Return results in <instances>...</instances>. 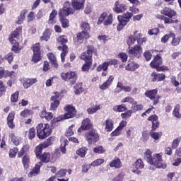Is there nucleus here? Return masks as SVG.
Masks as SVG:
<instances>
[{
	"label": "nucleus",
	"mask_w": 181,
	"mask_h": 181,
	"mask_svg": "<svg viewBox=\"0 0 181 181\" xmlns=\"http://www.w3.org/2000/svg\"><path fill=\"white\" fill-rule=\"evenodd\" d=\"M149 136H151V135H149V133L148 132V131H144L142 132V137H141L142 141L148 142V141H149Z\"/></svg>",
	"instance_id": "obj_59"
},
{
	"label": "nucleus",
	"mask_w": 181,
	"mask_h": 181,
	"mask_svg": "<svg viewBox=\"0 0 181 181\" xmlns=\"http://www.w3.org/2000/svg\"><path fill=\"white\" fill-rule=\"evenodd\" d=\"M170 37H175V34L174 33H170V34H166L162 38H161V42L162 43H166L168 40H169Z\"/></svg>",
	"instance_id": "obj_60"
},
{
	"label": "nucleus",
	"mask_w": 181,
	"mask_h": 181,
	"mask_svg": "<svg viewBox=\"0 0 181 181\" xmlns=\"http://www.w3.org/2000/svg\"><path fill=\"white\" fill-rule=\"evenodd\" d=\"M128 9V6L125 4H121L119 1H117L115 3L113 11L116 13H124L125 11Z\"/></svg>",
	"instance_id": "obj_17"
},
{
	"label": "nucleus",
	"mask_w": 181,
	"mask_h": 181,
	"mask_svg": "<svg viewBox=\"0 0 181 181\" xmlns=\"http://www.w3.org/2000/svg\"><path fill=\"white\" fill-rule=\"evenodd\" d=\"M147 121L151 122V129L153 130L158 129L160 127V122H159V117L156 115H152L147 118Z\"/></svg>",
	"instance_id": "obj_16"
},
{
	"label": "nucleus",
	"mask_w": 181,
	"mask_h": 181,
	"mask_svg": "<svg viewBox=\"0 0 181 181\" xmlns=\"http://www.w3.org/2000/svg\"><path fill=\"white\" fill-rule=\"evenodd\" d=\"M107 12H103L99 17L98 21L97 22L98 25H101L103 22L104 26H108L110 25H112V14H110L107 16Z\"/></svg>",
	"instance_id": "obj_12"
},
{
	"label": "nucleus",
	"mask_w": 181,
	"mask_h": 181,
	"mask_svg": "<svg viewBox=\"0 0 181 181\" xmlns=\"http://www.w3.org/2000/svg\"><path fill=\"white\" fill-rule=\"evenodd\" d=\"M31 50H33V53L42 54V45H40V42L33 44L31 46Z\"/></svg>",
	"instance_id": "obj_41"
},
{
	"label": "nucleus",
	"mask_w": 181,
	"mask_h": 181,
	"mask_svg": "<svg viewBox=\"0 0 181 181\" xmlns=\"http://www.w3.org/2000/svg\"><path fill=\"white\" fill-rule=\"evenodd\" d=\"M20 115L21 117H23V118H26L29 117V115H33V110L25 109L20 113Z\"/></svg>",
	"instance_id": "obj_50"
},
{
	"label": "nucleus",
	"mask_w": 181,
	"mask_h": 181,
	"mask_svg": "<svg viewBox=\"0 0 181 181\" xmlns=\"http://www.w3.org/2000/svg\"><path fill=\"white\" fill-rule=\"evenodd\" d=\"M28 10L25 9L21 11L20 16L18 17V20L16 21L17 25H22L23 23V21L26 19V13Z\"/></svg>",
	"instance_id": "obj_39"
},
{
	"label": "nucleus",
	"mask_w": 181,
	"mask_h": 181,
	"mask_svg": "<svg viewBox=\"0 0 181 181\" xmlns=\"http://www.w3.org/2000/svg\"><path fill=\"white\" fill-rule=\"evenodd\" d=\"M157 18L160 19V21H163L165 25H170L172 23H175V21L172 18H168L165 16L163 15H158Z\"/></svg>",
	"instance_id": "obj_40"
},
{
	"label": "nucleus",
	"mask_w": 181,
	"mask_h": 181,
	"mask_svg": "<svg viewBox=\"0 0 181 181\" xmlns=\"http://www.w3.org/2000/svg\"><path fill=\"white\" fill-rule=\"evenodd\" d=\"M121 103H129V104H132V105H136V104H138V103L135 101V99L130 96L123 98L121 100Z\"/></svg>",
	"instance_id": "obj_47"
},
{
	"label": "nucleus",
	"mask_w": 181,
	"mask_h": 181,
	"mask_svg": "<svg viewBox=\"0 0 181 181\" xmlns=\"http://www.w3.org/2000/svg\"><path fill=\"white\" fill-rule=\"evenodd\" d=\"M136 69H139V64L135 62L129 61L128 64L125 66V69L128 71H135Z\"/></svg>",
	"instance_id": "obj_32"
},
{
	"label": "nucleus",
	"mask_w": 181,
	"mask_h": 181,
	"mask_svg": "<svg viewBox=\"0 0 181 181\" xmlns=\"http://www.w3.org/2000/svg\"><path fill=\"white\" fill-rule=\"evenodd\" d=\"M87 151H88L87 148L82 147L76 151V153L78 156H81V158H84L87 153Z\"/></svg>",
	"instance_id": "obj_52"
},
{
	"label": "nucleus",
	"mask_w": 181,
	"mask_h": 181,
	"mask_svg": "<svg viewBox=\"0 0 181 181\" xmlns=\"http://www.w3.org/2000/svg\"><path fill=\"white\" fill-rule=\"evenodd\" d=\"M40 60H42V54L33 52L32 57V62H33L34 63H39Z\"/></svg>",
	"instance_id": "obj_53"
},
{
	"label": "nucleus",
	"mask_w": 181,
	"mask_h": 181,
	"mask_svg": "<svg viewBox=\"0 0 181 181\" xmlns=\"http://www.w3.org/2000/svg\"><path fill=\"white\" fill-rule=\"evenodd\" d=\"M37 83V79L36 78H28L24 81L23 87L24 88H29L33 84Z\"/></svg>",
	"instance_id": "obj_37"
},
{
	"label": "nucleus",
	"mask_w": 181,
	"mask_h": 181,
	"mask_svg": "<svg viewBox=\"0 0 181 181\" xmlns=\"http://www.w3.org/2000/svg\"><path fill=\"white\" fill-rule=\"evenodd\" d=\"M136 42H137V46H142L144 43H146V42L148 40V39L144 37H142V33H139L136 36Z\"/></svg>",
	"instance_id": "obj_43"
},
{
	"label": "nucleus",
	"mask_w": 181,
	"mask_h": 181,
	"mask_svg": "<svg viewBox=\"0 0 181 181\" xmlns=\"http://www.w3.org/2000/svg\"><path fill=\"white\" fill-rule=\"evenodd\" d=\"M47 57L49 61L51 66L54 69H59V64H57V59H56V56H54V54H53L52 52H49L47 54Z\"/></svg>",
	"instance_id": "obj_24"
},
{
	"label": "nucleus",
	"mask_w": 181,
	"mask_h": 181,
	"mask_svg": "<svg viewBox=\"0 0 181 181\" xmlns=\"http://www.w3.org/2000/svg\"><path fill=\"white\" fill-rule=\"evenodd\" d=\"M74 93L76 95H79L84 92V88H83V83H78L74 86Z\"/></svg>",
	"instance_id": "obj_36"
},
{
	"label": "nucleus",
	"mask_w": 181,
	"mask_h": 181,
	"mask_svg": "<svg viewBox=\"0 0 181 181\" xmlns=\"http://www.w3.org/2000/svg\"><path fill=\"white\" fill-rule=\"evenodd\" d=\"M93 53L97 56V49L94 45H88L86 51L81 54L79 59L85 62L81 66V71L88 72L93 66Z\"/></svg>",
	"instance_id": "obj_3"
},
{
	"label": "nucleus",
	"mask_w": 181,
	"mask_h": 181,
	"mask_svg": "<svg viewBox=\"0 0 181 181\" xmlns=\"http://www.w3.org/2000/svg\"><path fill=\"white\" fill-rule=\"evenodd\" d=\"M108 63L107 62H103V64H100L97 68H96V71L100 72L102 70L105 71L108 70Z\"/></svg>",
	"instance_id": "obj_51"
},
{
	"label": "nucleus",
	"mask_w": 181,
	"mask_h": 181,
	"mask_svg": "<svg viewBox=\"0 0 181 181\" xmlns=\"http://www.w3.org/2000/svg\"><path fill=\"white\" fill-rule=\"evenodd\" d=\"M128 108H127V106L124 104L122 105H117L113 107V111L115 112H124V111H127Z\"/></svg>",
	"instance_id": "obj_44"
},
{
	"label": "nucleus",
	"mask_w": 181,
	"mask_h": 181,
	"mask_svg": "<svg viewBox=\"0 0 181 181\" xmlns=\"http://www.w3.org/2000/svg\"><path fill=\"white\" fill-rule=\"evenodd\" d=\"M109 166L110 168H115V169H119L122 168V162H121L119 158L116 157L114 160L110 162Z\"/></svg>",
	"instance_id": "obj_26"
},
{
	"label": "nucleus",
	"mask_w": 181,
	"mask_h": 181,
	"mask_svg": "<svg viewBox=\"0 0 181 181\" xmlns=\"http://www.w3.org/2000/svg\"><path fill=\"white\" fill-rule=\"evenodd\" d=\"M84 138L89 145L95 144L100 140V135L95 129L89 130L84 134Z\"/></svg>",
	"instance_id": "obj_9"
},
{
	"label": "nucleus",
	"mask_w": 181,
	"mask_h": 181,
	"mask_svg": "<svg viewBox=\"0 0 181 181\" xmlns=\"http://www.w3.org/2000/svg\"><path fill=\"white\" fill-rule=\"evenodd\" d=\"M112 81H114V76L110 75L107 81L99 86V88L100 90H107L111 86V84H112Z\"/></svg>",
	"instance_id": "obj_27"
},
{
	"label": "nucleus",
	"mask_w": 181,
	"mask_h": 181,
	"mask_svg": "<svg viewBox=\"0 0 181 181\" xmlns=\"http://www.w3.org/2000/svg\"><path fill=\"white\" fill-rule=\"evenodd\" d=\"M9 136L11 139V142H13V144L14 145H16V146H18V145L21 144V142L22 141L21 137H18V136H15V134H13V133H11Z\"/></svg>",
	"instance_id": "obj_42"
},
{
	"label": "nucleus",
	"mask_w": 181,
	"mask_h": 181,
	"mask_svg": "<svg viewBox=\"0 0 181 181\" xmlns=\"http://www.w3.org/2000/svg\"><path fill=\"white\" fill-rule=\"evenodd\" d=\"M142 52V47L136 45H134L133 47H131L129 50V54L133 56L134 57H137V59H139V57H141Z\"/></svg>",
	"instance_id": "obj_15"
},
{
	"label": "nucleus",
	"mask_w": 181,
	"mask_h": 181,
	"mask_svg": "<svg viewBox=\"0 0 181 181\" xmlns=\"http://www.w3.org/2000/svg\"><path fill=\"white\" fill-rule=\"evenodd\" d=\"M162 57L160 55H156L153 60L150 63V66L152 69H158V66H162Z\"/></svg>",
	"instance_id": "obj_25"
},
{
	"label": "nucleus",
	"mask_w": 181,
	"mask_h": 181,
	"mask_svg": "<svg viewBox=\"0 0 181 181\" xmlns=\"http://www.w3.org/2000/svg\"><path fill=\"white\" fill-rule=\"evenodd\" d=\"M134 168H136V169H144V168H145V164L142 159L139 158L136 160L134 163Z\"/></svg>",
	"instance_id": "obj_48"
},
{
	"label": "nucleus",
	"mask_w": 181,
	"mask_h": 181,
	"mask_svg": "<svg viewBox=\"0 0 181 181\" xmlns=\"http://www.w3.org/2000/svg\"><path fill=\"white\" fill-rule=\"evenodd\" d=\"M36 136V129L35 127H31L28 130V139L32 141Z\"/></svg>",
	"instance_id": "obj_54"
},
{
	"label": "nucleus",
	"mask_w": 181,
	"mask_h": 181,
	"mask_svg": "<svg viewBox=\"0 0 181 181\" xmlns=\"http://www.w3.org/2000/svg\"><path fill=\"white\" fill-rule=\"evenodd\" d=\"M93 152L94 153L103 154L105 153V150L104 149V147H103V146H98L93 148Z\"/></svg>",
	"instance_id": "obj_57"
},
{
	"label": "nucleus",
	"mask_w": 181,
	"mask_h": 181,
	"mask_svg": "<svg viewBox=\"0 0 181 181\" xmlns=\"http://www.w3.org/2000/svg\"><path fill=\"white\" fill-rule=\"evenodd\" d=\"M117 88H119V93H121V91H124V93H130L131 90H132V88H131V86H124V83H122V82L117 83Z\"/></svg>",
	"instance_id": "obj_35"
},
{
	"label": "nucleus",
	"mask_w": 181,
	"mask_h": 181,
	"mask_svg": "<svg viewBox=\"0 0 181 181\" xmlns=\"http://www.w3.org/2000/svg\"><path fill=\"white\" fill-rule=\"evenodd\" d=\"M40 117L42 119L45 118L47 121H53V119H52L53 118V113L50 112H47L46 110L41 111Z\"/></svg>",
	"instance_id": "obj_31"
},
{
	"label": "nucleus",
	"mask_w": 181,
	"mask_h": 181,
	"mask_svg": "<svg viewBox=\"0 0 181 181\" xmlns=\"http://www.w3.org/2000/svg\"><path fill=\"white\" fill-rule=\"evenodd\" d=\"M92 129H94L93 122L90 118L86 117L82 121L81 127L78 129V132L81 134L83 131H91Z\"/></svg>",
	"instance_id": "obj_13"
},
{
	"label": "nucleus",
	"mask_w": 181,
	"mask_h": 181,
	"mask_svg": "<svg viewBox=\"0 0 181 181\" xmlns=\"http://www.w3.org/2000/svg\"><path fill=\"white\" fill-rule=\"evenodd\" d=\"M61 78L64 81H69L70 84H76L77 82V73L76 71H70L69 72H62L61 74Z\"/></svg>",
	"instance_id": "obj_11"
},
{
	"label": "nucleus",
	"mask_w": 181,
	"mask_h": 181,
	"mask_svg": "<svg viewBox=\"0 0 181 181\" xmlns=\"http://www.w3.org/2000/svg\"><path fill=\"white\" fill-rule=\"evenodd\" d=\"M18 100H19V90L16 91L11 95V103H18Z\"/></svg>",
	"instance_id": "obj_55"
},
{
	"label": "nucleus",
	"mask_w": 181,
	"mask_h": 181,
	"mask_svg": "<svg viewBox=\"0 0 181 181\" xmlns=\"http://www.w3.org/2000/svg\"><path fill=\"white\" fill-rule=\"evenodd\" d=\"M21 162L24 169H29L30 165V156L25 154L21 159Z\"/></svg>",
	"instance_id": "obj_33"
},
{
	"label": "nucleus",
	"mask_w": 181,
	"mask_h": 181,
	"mask_svg": "<svg viewBox=\"0 0 181 181\" xmlns=\"http://www.w3.org/2000/svg\"><path fill=\"white\" fill-rule=\"evenodd\" d=\"M18 152H19V148H18V147H14L13 148H11L8 153L9 158H16V155H18Z\"/></svg>",
	"instance_id": "obj_49"
},
{
	"label": "nucleus",
	"mask_w": 181,
	"mask_h": 181,
	"mask_svg": "<svg viewBox=\"0 0 181 181\" xmlns=\"http://www.w3.org/2000/svg\"><path fill=\"white\" fill-rule=\"evenodd\" d=\"M84 2H86V0H71V4L69 1H66L63 8L59 9L58 15L60 23L64 29H67L70 26V21L66 16L73 15L74 11L84 9Z\"/></svg>",
	"instance_id": "obj_1"
},
{
	"label": "nucleus",
	"mask_w": 181,
	"mask_h": 181,
	"mask_svg": "<svg viewBox=\"0 0 181 181\" xmlns=\"http://www.w3.org/2000/svg\"><path fill=\"white\" fill-rule=\"evenodd\" d=\"M81 28L82 29V32H88L90 29V24L87 22H82Z\"/></svg>",
	"instance_id": "obj_58"
},
{
	"label": "nucleus",
	"mask_w": 181,
	"mask_h": 181,
	"mask_svg": "<svg viewBox=\"0 0 181 181\" xmlns=\"http://www.w3.org/2000/svg\"><path fill=\"white\" fill-rule=\"evenodd\" d=\"M173 117H175V118L177 119H180L181 118V114H180V105L177 104L175 107L174 110L173 111Z\"/></svg>",
	"instance_id": "obj_45"
},
{
	"label": "nucleus",
	"mask_w": 181,
	"mask_h": 181,
	"mask_svg": "<svg viewBox=\"0 0 181 181\" xmlns=\"http://www.w3.org/2000/svg\"><path fill=\"white\" fill-rule=\"evenodd\" d=\"M105 160L103 158H98L95 160L93 162L90 163V166H100V165H103L104 163Z\"/></svg>",
	"instance_id": "obj_56"
},
{
	"label": "nucleus",
	"mask_w": 181,
	"mask_h": 181,
	"mask_svg": "<svg viewBox=\"0 0 181 181\" xmlns=\"http://www.w3.org/2000/svg\"><path fill=\"white\" fill-rule=\"evenodd\" d=\"M135 42H136V37H134V35H130L127 40V45L128 46H131L132 45H134Z\"/></svg>",
	"instance_id": "obj_62"
},
{
	"label": "nucleus",
	"mask_w": 181,
	"mask_h": 181,
	"mask_svg": "<svg viewBox=\"0 0 181 181\" xmlns=\"http://www.w3.org/2000/svg\"><path fill=\"white\" fill-rule=\"evenodd\" d=\"M158 88L148 90L145 92L144 95L153 101V105H158L160 101L162 96L158 95Z\"/></svg>",
	"instance_id": "obj_8"
},
{
	"label": "nucleus",
	"mask_w": 181,
	"mask_h": 181,
	"mask_svg": "<svg viewBox=\"0 0 181 181\" xmlns=\"http://www.w3.org/2000/svg\"><path fill=\"white\" fill-rule=\"evenodd\" d=\"M52 141H53V137H49L45 141L35 146L34 152L35 153L37 159L40 156H42V152H43V149H46V148H49V146L52 145Z\"/></svg>",
	"instance_id": "obj_10"
},
{
	"label": "nucleus",
	"mask_w": 181,
	"mask_h": 181,
	"mask_svg": "<svg viewBox=\"0 0 181 181\" xmlns=\"http://www.w3.org/2000/svg\"><path fill=\"white\" fill-rule=\"evenodd\" d=\"M132 16H134V14L129 11H127L122 15L117 16L119 23L117 24V30L118 32H121V30L128 25V23L131 21V18H132Z\"/></svg>",
	"instance_id": "obj_7"
},
{
	"label": "nucleus",
	"mask_w": 181,
	"mask_h": 181,
	"mask_svg": "<svg viewBox=\"0 0 181 181\" xmlns=\"http://www.w3.org/2000/svg\"><path fill=\"white\" fill-rule=\"evenodd\" d=\"M118 57L122 60V63H125L128 60V55L125 52H120Z\"/></svg>",
	"instance_id": "obj_61"
},
{
	"label": "nucleus",
	"mask_w": 181,
	"mask_h": 181,
	"mask_svg": "<svg viewBox=\"0 0 181 181\" xmlns=\"http://www.w3.org/2000/svg\"><path fill=\"white\" fill-rule=\"evenodd\" d=\"M107 62V64L109 66H117L119 63V61L118 59H109Z\"/></svg>",
	"instance_id": "obj_63"
},
{
	"label": "nucleus",
	"mask_w": 181,
	"mask_h": 181,
	"mask_svg": "<svg viewBox=\"0 0 181 181\" xmlns=\"http://www.w3.org/2000/svg\"><path fill=\"white\" fill-rule=\"evenodd\" d=\"M37 136L38 139H46L52 134L50 124L40 123L36 126Z\"/></svg>",
	"instance_id": "obj_5"
},
{
	"label": "nucleus",
	"mask_w": 181,
	"mask_h": 181,
	"mask_svg": "<svg viewBox=\"0 0 181 181\" xmlns=\"http://www.w3.org/2000/svg\"><path fill=\"white\" fill-rule=\"evenodd\" d=\"M156 129H151L149 132V135L151 138L154 139V141H158V139L162 136L163 134L162 132H155Z\"/></svg>",
	"instance_id": "obj_34"
},
{
	"label": "nucleus",
	"mask_w": 181,
	"mask_h": 181,
	"mask_svg": "<svg viewBox=\"0 0 181 181\" xmlns=\"http://www.w3.org/2000/svg\"><path fill=\"white\" fill-rule=\"evenodd\" d=\"M92 106H93V107H89L87 109V112L89 115L95 114V112H97V111H98V110H101V107L100 105L93 104Z\"/></svg>",
	"instance_id": "obj_46"
},
{
	"label": "nucleus",
	"mask_w": 181,
	"mask_h": 181,
	"mask_svg": "<svg viewBox=\"0 0 181 181\" xmlns=\"http://www.w3.org/2000/svg\"><path fill=\"white\" fill-rule=\"evenodd\" d=\"M65 113L62 115L57 118L51 120L52 125H56V122H60V121H64V119H70L74 118L77 115V110L73 106V105H67L64 107Z\"/></svg>",
	"instance_id": "obj_4"
},
{
	"label": "nucleus",
	"mask_w": 181,
	"mask_h": 181,
	"mask_svg": "<svg viewBox=\"0 0 181 181\" xmlns=\"http://www.w3.org/2000/svg\"><path fill=\"white\" fill-rule=\"evenodd\" d=\"M54 95H52L50 98V111H56L60 105V100H59V99L60 98V93L56 91L54 93Z\"/></svg>",
	"instance_id": "obj_14"
},
{
	"label": "nucleus",
	"mask_w": 181,
	"mask_h": 181,
	"mask_svg": "<svg viewBox=\"0 0 181 181\" xmlns=\"http://www.w3.org/2000/svg\"><path fill=\"white\" fill-rule=\"evenodd\" d=\"M163 155L162 153H154L152 156V151L150 149H147L144 153V158L147 163L154 166L155 169H166L168 165L163 161Z\"/></svg>",
	"instance_id": "obj_2"
},
{
	"label": "nucleus",
	"mask_w": 181,
	"mask_h": 181,
	"mask_svg": "<svg viewBox=\"0 0 181 181\" xmlns=\"http://www.w3.org/2000/svg\"><path fill=\"white\" fill-rule=\"evenodd\" d=\"M114 129V122L112 119H107L105 120V129L107 130V132H111L112 129Z\"/></svg>",
	"instance_id": "obj_38"
},
{
	"label": "nucleus",
	"mask_w": 181,
	"mask_h": 181,
	"mask_svg": "<svg viewBox=\"0 0 181 181\" xmlns=\"http://www.w3.org/2000/svg\"><path fill=\"white\" fill-rule=\"evenodd\" d=\"M76 40L75 41V45H78V42H81V40H88L90 39V33L81 31L76 34Z\"/></svg>",
	"instance_id": "obj_21"
},
{
	"label": "nucleus",
	"mask_w": 181,
	"mask_h": 181,
	"mask_svg": "<svg viewBox=\"0 0 181 181\" xmlns=\"http://www.w3.org/2000/svg\"><path fill=\"white\" fill-rule=\"evenodd\" d=\"M15 111L11 112L7 117V125L10 129H15Z\"/></svg>",
	"instance_id": "obj_23"
},
{
	"label": "nucleus",
	"mask_w": 181,
	"mask_h": 181,
	"mask_svg": "<svg viewBox=\"0 0 181 181\" xmlns=\"http://www.w3.org/2000/svg\"><path fill=\"white\" fill-rule=\"evenodd\" d=\"M165 78H166L165 74H158L153 71L151 74V81L152 83L163 81Z\"/></svg>",
	"instance_id": "obj_19"
},
{
	"label": "nucleus",
	"mask_w": 181,
	"mask_h": 181,
	"mask_svg": "<svg viewBox=\"0 0 181 181\" xmlns=\"http://www.w3.org/2000/svg\"><path fill=\"white\" fill-rule=\"evenodd\" d=\"M22 35V26H18L14 31H13L8 36L9 42H14L15 39H19Z\"/></svg>",
	"instance_id": "obj_18"
},
{
	"label": "nucleus",
	"mask_w": 181,
	"mask_h": 181,
	"mask_svg": "<svg viewBox=\"0 0 181 181\" xmlns=\"http://www.w3.org/2000/svg\"><path fill=\"white\" fill-rule=\"evenodd\" d=\"M56 16H57V11L54 9L49 14L47 21L48 25H56L57 22V21H56Z\"/></svg>",
	"instance_id": "obj_29"
},
{
	"label": "nucleus",
	"mask_w": 181,
	"mask_h": 181,
	"mask_svg": "<svg viewBox=\"0 0 181 181\" xmlns=\"http://www.w3.org/2000/svg\"><path fill=\"white\" fill-rule=\"evenodd\" d=\"M124 176H125V174L124 173H119L117 175V177L113 178L112 181H122L124 180Z\"/></svg>",
	"instance_id": "obj_64"
},
{
	"label": "nucleus",
	"mask_w": 181,
	"mask_h": 181,
	"mask_svg": "<svg viewBox=\"0 0 181 181\" xmlns=\"http://www.w3.org/2000/svg\"><path fill=\"white\" fill-rule=\"evenodd\" d=\"M43 165L42 162H38L35 167L31 170V171L28 174L29 177H33V176H36V175H39L40 173V168Z\"/></svg>",
	"instance_id": "obj_22"
},
{
	"label": "nucleus",
	"mask_w": 181,
	"mask_h": 181,
	"mask_svg": "<svg viewBox=\"0 0 181 181\" xmlns=\"http://www.w3.org/2000/svg\"><path fill=\"white\" fill-rule=\"evenodd\" d=\"M57 40V42L62 45L59 46L57 49L58 50H62V52L61 53V62L64 63L66 60V56H67V53H69V47L66 45L68 43L69 40H67V37H66V35H61Z\"/></svg>",
	"instance_id": "obj_6"
},
{
	"label": "nucleus",
	"mask_w": 181,
	"mask_h": 181,
	"mask_svg": "<svg viewBox=\"0 0 181 181\" xmlns=\"http://www.w3.org/2000/svg\"><path fill=\"white\" fill-rule=\"evenodd\" d=\"M52 36V29L47 28L42 33V36L40 37V40L41 42L45 41L47 42Z\"/></svg>",
	"instance_id": "obj_28"
},
{
	"label": "nucleus",
	"mask_w": 181,
	"mask_h": 181,
	"mask_svg": "<svg viewBox=\"0 0 181 181\" xmlns=\"http://www.w3.org/2000/svg\"><path fill=\"white\" fill-rule=\"evenodd\" d=\"M50 153L49 152H44L42 154H41L40 156H39L37 159H39L40 162L42 163H49L50 162Z\"/></svg>",
	"instance_id": "obj_30"
},
{
	"label": "nucleus",
	"mask_w": 181,
	"mask_h": 181,
	"mask_svg": "<svg viewBox=\"0 0 181 181\" xmlns=\"http://www.w3.org/2000/svg\"><path fill=\"white\" fill-rule=\"evenodd\" d=\"M161 15H163L164 16H167L168 18L172 19V18H174V16H176L177 13L175 11V10L169 8V7H165L160 11Z\"/></svg>",
	"instance_id": "obj_20"
}]
</instances>
